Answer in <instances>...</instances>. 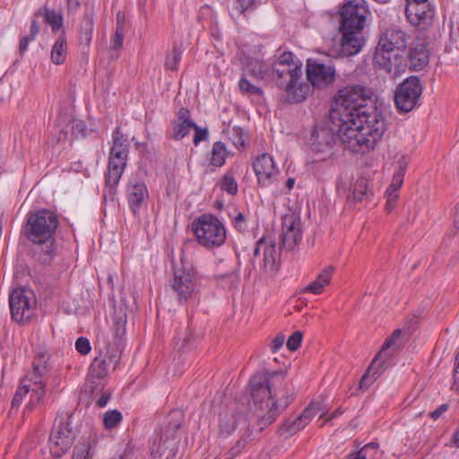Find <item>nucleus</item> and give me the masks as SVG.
I'll list each match as a JSON object with an SVG mask.
<instances>
[{
    "label": "nucleus",
    "mask_w": 459,
    "mask_h": 459,
    "mask_svg": "<svg viewBox=\"0 0 459 459\" xmlns=\"http://www.w3.org/2000/svg\"><path fill=\"white\" fill-rule=\"evenodd\" d=\"M36 304L34 293L30 290H13L9 298L13 319L19 323L27 322L32 317Z\"/></svg>",
    "instance_id": "12"
},
{
    "label": "nucleus",
    "mask_w": 459,
    "mask_h": 459,
    "mask_svg": "<svg viewBox=\"0 0 459 459\" xmlns=\"http://www.w3.org/2000/svg\"><path fill=\"white\" fill-rule=\"evenodd\" d=\"M374 92L370 88L360 84L348 85L341 89L335 96V105L331 110L332 124L349 120L360 112H369L373 108L366 107L365 103L371 100Z\"/></svg>",
    "instance_id": "7"
},
{
    "label": "nucleus",
    "mask_w": 459,
    "mask_h": 459,
    "mask_svg": "<svg viewBox=\"0 0 459 459\" xmlns=\"http://www.w3.org/2000/svg\"><path fill=\"white\" fill-rule=\"evenodd\" d=\"M311 149L319 160H326L335 153L336 135L333 129L316 127L311 135Z\"/></svg>",
    "instance_id": "16"
},
{
    "label": "nucleus",
    "mask_w": 459,
    "mask_h": 459,
    "mask_svg": "<svg viewBox=\"0 0 459 459\" xmlns=\"http://www.w3.org/2000/svg\"><path fill=\"white\" fill-rule=\"evenodd\" d=\"M422 93V85L417 76H410L396 88L394 102L400 112L408 113L418 104Z\"/></svg>",
    "instance_id": "11"
},
{
    "label": "nucleus",
    "mask_w": 459,
    "mask_h": 459,
    "mask_svg": "<svg viewBox=\"0 0 459 459\" xmlns=\"http://www.w3.org/2000/svg\"><path fill=\"white\" fill-rule=\"evenodd\" d=\"M392 166L394 167V174H401L403 175V178H404V174L409 163L407 156L400 152H395L392 155Z\"/></svg>",
    "instance_id": "38"
},
{
    "label": "nucleus",
    "mask_w": 459,
    "mask_h": 459,
    "mask_svg": "<svg viewBox=\"0 0 459 459\" xmlns=\"http://www.w3.org/2000/svg\"><path fill=\"white\" fill-rule=\"evenodd\" d=\"M353 199L359 202L368 200L371 195L372 192L368 188V180L364 178H359L356 180L353 186Z\"/></svg>",
    "instance_id": "34"
},
{
    "label": "nucleus",
    "mask_w": 459,
    "mask_h": 459,
    "mask_svg": "<svg viewBox=\"0 0 459 459\" xmlns=\"http://www.w3.org/2000/svg\"><path fill=\"white\" fill-rule=\"evenodd\" d=\"M302 65L291 53H283L273 66L277 86L285 91L287 101L299 103L310 92V85L301 82Z\"/></svg>",
    "instance_id": "5"
},
{
    "label": "nucleus",
    "mask_w": 459,
    "mask_h": 459,
    "mask_svg": "<svg viewBox=\"0 0 459 459\" xmlns=\"http://www.w3.org/2000/svg\"><path fill=\"white\" fill-rule=\"evenodd\" d=\"M368 9L364 4L348 1L341 11L340 30H362L366 22Z\"/></svg>",
    "instance_id": "17"
},
{
    "label": "nucleus",
    "mask_w": 459,
    "mask_h": 459,
    "mask_svg": "<svg viewBox=\"0 0 459 459\" xmlns=\"http://www.w3.org/2000/svg\"><path fill=\"white\" fill-rule=\"evenodd\" d=\"M403 183V178L401 174H394L392 181L386 190L399 193V190Z\"/></svg>",
    "instance_id": "51"
},
{
    "label": "nucleus",
    "mask_w": 459,
    "mask_h": 459,
    "mask_svg": "<svg viewBox=\"0 0 459 459\" xmlns=\"http://www.w3.org/2000/svg\"><path fill=\"white\" fill-rule=\"evenodd\" d=\"M129 146L128 138L121 133L119 127H117L113 132L109 155L127 159Z\"/></svg>",
    "instance_id": "28"
},
{
    "label": "nucleus",
    "mask_w": 459,
    "mask_h": 459,
    "mask_svg": "<svg viewBox=\"0 0 459 459\" xmlns=\"http://www.w3.org/2000/svg\"><path fill=\"white\" fill-rule=\"evenodd\" d=\"M409 65L420 71L429 64V51L425 45L420 44L411 48L408 55Z\"/></svg>",
    "instance_id": "27"
},
{
    "label": "nucleus",
    "mask_w": 459,
    "mask_h": 459,
    "mask_svg": "<svg viewBox=\"0 0 459 459\" xmlns=\"http://www.w3.org/2000/svg\"><path fill=\"white\" fill-rule=\"evenodd\" d=\"M149 196L147 186L142 181L131 182L127 186V197L131 210L136 214Z\"/></svg>",
    "instance_id": "25"
},
{
    "label": "nucleus",
    "mask_w": 459,
    "mask_h": 459,
    "mask_svg": "<svg viewBox=\"0 0 459 459\" xmlns=\"http://www.w3.org/2000/svg\"><path fill=\"white\" fill-rule=\"evenodd\" d=\"M195 130L194 136V143L197 145L200 142L205 140L208 136V130L206 128H200L195 125V127L193 128Z\"/></svg>",
    "instance_id": "53"
},
{
    "label": "nucleus",
    "mask_w": 459,
    "mask_h": 459,
    "mask_svg": "<svg viewBox=\"0 0 459 459\" xmlns=\"http://www.w3.org/2000/svg\"><path fill=\"white\" fill-rule=\"evenodd\" d=\"M193 227L198 243L207 248L218 247L225 242L224 225L213 215L200 216Z\"/></svg>",
    "instance_id": "8"
},
{
    "label": "nucleus",
    "mask_w": 459,
    "mask_h": 459,
    "mask_svg": "<svg viewBox=\"0 0 459 459\" xmlns=\"http://www.w3.org/2000/svg\"><path fill=\"white\" fill-rule=\"evenodd\" d=\"M191 121L189 119V111L186 108H181L178 112V120L176 122Z\"/></svg>",
    "instance_id": "63"
},
{
    "label": "nucleus",
    "mask_w": 459,
    "mask_h": 459,
    "mask_svg": "<svg viewBox=\"0 0 459 459\" xmlns=\"http://www.w3.org/2000/svg\"><path fill=\"white\" fill-rule=\"evenodd\" d=\"M285 342V337L283 334H278L271 342V350L273 352L278 351Z\"/></svg>",
    "instance_id": "56"
},
{
    "label": "nucleus",
    "mask_w": 459,
    "mask_h": 459,
    "mask_svg": "<svg viewBox=\"0 0 459 459\" xmlns=\"http://www.w3.org/2000/svg\"><path fill=\"white\" fill-rule=\"evenodd\" d=\"M410 36L396 25L382 28L373 56L374 67L395 76L400 71L401 57L394 51L406 48Z\"/></svg>",
    "instance_id": "6"
},
{
    "label": "nucleus",
    "mask_w": 459,
    "mask_h": 459,
    "mask_svg": "<svg viewBox=\"0 0 459 459\" xmlns=\"http://www.w3.org/2000/svg\"><path fill=\"white\" fill-rule=\"evenodd\" d=\"M228 155L225 144L221 142H216L212 145L211 164L216 167H221L225 163Z\"/></svg>",
    "instance_id": "36"
},
{
    "label": "nucleus",
    "mask_w": 459,
    "mask_h": 459,
    "mask_svg": "<svg viewBox=\"0 0 459 459\" xmlns=\"http://www.w3.org/2000/svg\"><path fill=\"white\" fill-rule=\"evenodd\" d=\"M195 127L193 121L173 122L171 137L175 140H181Z\"/></svg>",
    "instance_id": "37"
},
{
    "label": "nucleus",
    "mask_w": 459,
    "mask_h": 459,
    "mask_svg": "<svg viewBox=\"0 0 459 459\" xmlns=\"http://www.w3.org/2000/svg\"><path fill=\"white\" fill-rule=\"evenodd\" d=\"M227 134H229L230 140L232 142L236 148L239 149L244 147V131L240 127L234 126L232 128H229Z\"/></svg>",
    "instance_id": "45"
},
{
    "label": "nucleus",
    "mask_w": 459,
    "mask_h": 459,
    "mask_svg": "<svg viewBox=\"0 0 459 459\" xmlns=\"http://www.w3.org/2000/svg\"><path fill=\"white\" fill-rule=\"evenodd\" d=\"M401 334V330L397 329L394 330L392 335L385 341V342L383 344L382 349L374 358L372 363L370 364L369 368L366 371V373L362 376L360 381H359V388H365L369 385L370 383H368V379L369 377V373L374 370L375 364L377 360H383L385 361L393 356V354L395 351V340L397 337H399Z\"/></svg>",
    "instance_id": "24"
},
{
    "label": "nucleus",
    "mask_w": 459,
    "mask_h": 459,
    "mask_svg": "<svg viewBox=\"0 0 459 459\" xmlns=\"http://www.w3.org/2000/svg\"><path fill=\"white\" fill-rule=\"evenodd\" d=\"M368 455L365 449H359L357 452L351 453L347 455L346 459H367Z\"/></svg>",
    "instance_id": "64"
},
{
    "label": "nucleus",
    "mask_w": 459,
    "mask_h": 459,
    "mask_svg": "<svg viewBox=\"0 0 459 459\" xmlns=\"http://www.w3.org/2000/svg\"><path fill=\"white\" fill-rule=\"evenodd\" d=\"M58 225L57 215L50 210L39 209L27 214L23 233L35 245L33 255L42 264L49 263L54 256V236Z\"/></svg>",
    "instance_id": "3"
},
{
    "label": "nucleus",
    "mask_w": 459,
    "mask_h": 459,
    "mask_svg": "<svg viewBox=\"0 0 459 459\" xmlns=\"http://www.w3.org/2000/svg\"><path fill=\"white\" fill-rule=\"evenodd\" d=\"M243 417L234 411H225L220 415V432L229 435L237 428Z\"/></svg>",
    "instance_id": "31"
},
{
    "label": "nucleus",
    "mask_w": 459,
    "mask_h": 459,
    "mask_svg": "<svg viewBox=\"0 0 459 459\" xmlns=\"http://www.w3.org/2000/svg\"><path fill=\"white\" fill-rule=\"evenodd\" d=\"M75 348L77 351L82 355H86L91 351V344L87 338L80 337L75 342Z\"/></svg>",
    "instance_id": "49"
},
{
    "label": "nucleus",
    "mask_w": 459,
    "mask_h": 459,
    "mask_svg": "<svg viewBox=\"0 0 459 459\" xmlns=\"http://www.w3.org/2000/svg\"><path fill=\"white\" fill-rule=\"evenodd\" d=\"M267 70L266 65L256 58L247 57L244 62L243 73L245 76L262 80L265 76Z\"/></svg>",
    "instance_id": "30"
},
{
    "label": "nucleus",
    "mask_w": 459,
    "mask_h": 459,
    "mask_svg": "<svg viewBox=\"0 0 459 459\" xmlns=\"http://www.w3.org/2000/svg\"><path fill=\"white\" fill-rule=\"evenodd\" d=\"M127 159L109 155L108 172L106 174V185L108 190L104 193L106 199L108 195L113 199L115 195L114 187L118 184L124 172Z\"/></svg>",
    "instance_id": "22"
},
{
    "label": "nucleus",
    "mask_w": 459,
    "mask_h": 459,
    "mask_svg": "<svg viewBox=\"0 0 459 459\" xmlns=\"http://www.w3.org/2000/svg\"><path fill=\"white\" fill-rule=\"evenodd\" d=\"M76 455H74V459H91V446L89 445L87 449L84 447H76Z\"/></svg>",
    "instance_id": "54"
},
{
    "label": "nucleus",
    "mask_w": 459,
    "mask_h": 459,
    "mask_svg": "<svg viewBox=\"0 0 459 459\" xmlns=\"http://www.w3.org/2000/svg\"><path fill=\"white\" fill-rule=\"evenodd\" d=\"M282 245L285 248L293 249L302 238V226L299 214L294 212L282 216Z\"/></svg>",
    "instance_id": "18"
},
{
    "label": "nucleus",
    "mask_w": 459,
    "mask_h": 459,
    "mask_svg": "<svg viewBox=\"0 0 459 459\" xmlns=\"http://www.w3.org/2000/svg\"><path fill=\"white\" fill-rule=\"evenodd\" d=\"M76 434L69 418L57 417L49 436V451L55 457H61L72 446Z\"/></svg>",
    "instance_id": "10"
},
{
    "label": "nucleus",
    "mask_w": 459,
    "mask_h": 459,
    "mask_svg": "<svg viewBox=\"0 0 459 459\" xmlns=\"http://www.w3.org/2000/svg\"><path fill=\"white\" fill-rule=\"evenodd\" d=\"M40 30V26L36 20H32L30 29V39H35Z\"/></svg>",
    "instance_id": "62"
},
{
    "label": "nucleus",
    "mask_w": 459,
    "mask_h": 459,
    "mask_svg": "<svg viewBox=\"0 0 459 459\" xmlns=\"http://www.w3.org/2000/svg\"><path fill=\"white\" fill-rule=\"evenodd\" d=\"M385 198H386L385 209L388 212H390L393 210V208L394 207L395 203L399 198V193H397V192L393 193L392 191L386 190L385 191Z\"/></svg>",
    "instance_id": "50"
},
{
    "label": "nucleus",
    "mask_w": 459,
    "mask_h": 459,
    "mask_svg": "<svg viewBox=\"0 0 459 459\" xmlns=\"http://www.w3.org/2000/svg\"><path fill=\"white\" fill-rule=\"evenodd\" d=\"M254 170L257 177L258 183L263 186H268L277 175V169L274 160L267 153L259 156L253 164Z\"/></svg>",
    "instance_id": "23"
},
{
    "label": "nucleus",
    "mask_w": 459,
    "mask_h": 459,
    "mask_svg": "<svg viewBox=\"0 0 459 459\" xmlns=\"http://www.w3.org/2000/svg\"><path fill=\"white\" fill-rule=\"evenodd\" d=\"M34 39H30V36L29 35L24 36L21 39L19 44V52L21 55H22L27 50L29 43Z\"/></svg>",
    "instance_id": "60"
},
{
    "label": "nucleus",
    "mask_w": 459,
    "mask_h": 459,
    "mask_svg": "<svg viewBox=\"0 0 459 459\" xmlns=\"http://www.w3.org/2000/svg\"><path fill=\"white\" fill-rule=\"evenodd\" d=\"M342 39L340 40L338 55L351 56L358 54L363 46L362 30H340Z\"/></svg>",
    "instance_id": "21"
},
{
    "label": "nucleus",
    "mask_w": 459,
    "mask_h": 459,
    "mask_svg": "<svg viewBox=\"0 0 459 459\" xmlns=\"http://www.w3.org/2000/svg\"><path fill=\"white\" fill-rule=\"evenodd\" d=\"M336 268L333 265L325 267L316 276L315 281L307 284L300 290V293H312L319 295L323 293L325 288L331 283L332 277Z\"/></svg>",
    "instance_id": "26"
},
{
    "label": "nucleus",
    "mask_w": 459,
    "mask_h": 459,
    "mask_svg": "<svg viewBox=\"0 0 459 459\" xmlns=\"http://www.w3.org/2000/svg\"><path fill=\"white\" fill-rule=\"evenodd\" d=\"M220 185L221 188L230 195H234L238 192V183L235 178L230 173L224 175L221 180Z\"/></svg>",
    "instance_id": "43"
},
{
    "label": "nucleus",
    "mask_w": 459,
    "mask_h": 459,
    "mask_svg": "<svg viewBox=\"0 0 459 459\" xmlns=\"http://www.w3.org/2000/svg\"><path fill=\"white\" fill-rule=\"evenodd\" d=\"M91 30L92 29L86 30L85 31H82L80 35V42L81 44H84L85 46L89 47L90 43L91 41Z\"/></svg>",
    "instance_id": "59"
},
{
    "label": "nucleus",
    "mask_w": 459,
    "mask_h": 459,
    "mask_svg": "<svg viewBox=\"0 0 459 459\" xmlns=\"http://www.w3.org/2000/svg\"><path fill=\"white\" fill-rule=\"evenodd\" d=\"M327 411L328 409L323 400L312 401L299 417L279 429L280 435L289 437L303 429L316 415L319 414L320 418H323Z\"/></svg>",
    "instance_id": "14"
},
{
    "label": "nucleus",
    "mask_w": 459,
    "mask_h": 459,
    "mask_svg": "<svg viewBox=\"0 0 459 459\" xmlns=\"http://www.w3.org/2000/svg\"><path fill=\"white\" fill-rule=\"evenodd\" d=\"M258 5V0H235L234 10L239 14L246 15L254 11Z\"/></svg>",
    "instance_id": "42"
},
{
    "label": "nucleus",
    "mask_w": 459,
    "mask_h": 459,
    "mask_svg": "<svg viewBox=\"0 0 459 459\" xmlns=\"http://www.w3.org/2000/svg\"><path fill=\"white\" fill-rule=\"evenodd\" d=\"M405 14L409 22L414 26L425 28L433 17L434 10L429 1L406 3Z\"/></svg>",
    "instance_id": "20"
},
{
    "label": "nucleus",
    "mask_w": 459,
    "mask_h": 459,
    "mask_svg": "<svg viewBox=\"0 0 459 459\" xmlns=\"http://www.w3.org/2000/svg\"><path fill=\"white\" fill-rule=\"evenodd\" d=\"M403 183V178L401 174H394L392 181L386 190L399 193V190Z\"/></svg>",
    "instance_id": "52"
},
{
    "label": "nucleus",
    "mask_w": 459,
    "mask_h": 459,
    "mask_svg": "<svg viewBox=\"0 0 459 459\" xmlns=\"http://www.w3.org/2000/svg\"><path fill=\"white\" fill-rule=\"evenodd\" d=\"M181 56L182 50L178 47H174L166 56L165 66L169 70H177L181 60Z\"/></svg>",
    "instance_id": "40"
},
{
    "label": "nucleus",
    "mask_w": 459,
    "mask_h": 459,
    "mask_svg": "<svg viewBox=\"0 0 459 459\" xmlns=\"http://www.w3.org/2000/svg\"><path fill=\"white\" fill-rule=\"evenodd\" d=\"M49 368L44 356H40L33 362L32 371L26 376L25 380L30 383V399L26 408L32 410L42 399L45 393V382L43 376L48 371Z\"/></svg>",
    "instance_id": "13"
},
{
    "label": "nucleus",
    "mask_w": 459,
    "mask_h": 459,
    "mask_svg": "<svg viewBox=\"0 0 459 459\" xmlns=\"http://www.w3.org/2000/svg\"><path fill=\"white\" fill-rule=\"evenodd\" d=\"M452 388L459 393V352L456 355L455 358V366L454 370V382L452 385Z\"/></svg>",
    "instance_id": "55"
},
{
    "label": "nucleus",
    "mask_w": 459,
    "mask_h": 459,
    "mask_svg": "<svg viewBox=\"0 0 459 459\" xmlns=\"http://www.w3.org/2000/svg\"><path fill=\"white\" fill-rule=\"evenodd\" d=\"M30 387V383H27V380H25V378H24L22 382L21 386H19L15 392V394H14L13 402H12V408L20 406V404L22 403L24 398L29 394Z\"/></svg>",
    "instance_id": "41"
},
{
    "label": "nucleus",
    "mask_w": 459,
    "mask_h": 459,
    "mask_svg": "<svg viewBox=\"0 0 459 459\" xmlns=\"http://www.w3.org/2000/svg\"><path fill=\"white\" fill-rule=\"evenodd\" d=\"M279 254L276 250L275 244L264 238H261L256 242L253 253V264H257L259 268L265 273L274 274L278 270Z\"/></svg>",
    "instance_id": "15"
},
{
    "label": "nucleus",
    "mask_w": 459,
    "mask_h": 459,
    "mask_svg": "<svg viewBox=\"0 0 459 459\" xmlns=\"http://www.w3.org/2000/svg\"><path fill=\"white\" fill-rule=\"evenodd\" d=\"M126 311L123 306H115L113 320V340L108 341L104 351H101L91 362L88 380L94 377L101 380L108 376L111 368H115L121 357L126 333Z\"/></svg>",
    "instance_id": "4"
},
{
    "label": "nucleus",
    "mask_w": 459,
    "mask_h": 459,
    "mask_svg": "<svg viewBox=\"0 0 459 459\" xmlns=\"http://www.w3.org/2000/svg\"><path fill=\"white\" fill-rule=\"evenodd\" d=\"M68 13H76L82 4H84L87 0H66Z\"/></svg>",
    "instance_id": "57"
},
{
    "label": "nucleus",
    "mask_w": 459,
    "mask_h": 459,
    "mask_svg": "<svg viewBox=\"0 0 459 459\" xmlns=\"http://www.w3.org/2000/svg\"><path fill=\"white\" fill-rule=\"evenodd\" d=\"M36 16H42L44 21L51 26L53 31L58 30L63 24V17L54 10L44 9L38 11Z\"/></svg>",
    "instance_id": "35"
},
{
    "label": "nucleus",
    "mask_w": 459,
    "mask_h": 459,
    "mask_svg": "<svg viewBox=\"0 0 459 459\" xmlns=\"http://www.w3.org/2000/svg\"><path fill=\"white\" fill-rule=\"evenodd\" d=\"M447 408V404H441L437 409L430 412L429 415L433 420H437L445 411H446Z\"/></svg>",
    "instance_id": "61"
},
{
    "label": "nucleus",
    "mask_w": 459,
    "mask_h": 459,
    "mask_svg": "<svg viewBox=\"0 0 459 459\" xmlns=\"http://www.w3.org/2000/svg\"><path fill=\"white\" fill-rule=\"evenodd\" d=\"M335 70L332 65H326L316 60L308 59L307 63V76L314 87L325 88L334 80Z\"/></svg>",
    "instance_id": "19"
},
{
    "label": "nucleus",
    "mask_w": 459,
    "mask_h": 459,
    "mask_svg": "<svg viewBox=\"0 0 459 459\" xmlns=\"http://www.w3.org/2000/svg\"><path fill=\"white\" fill-rule=\"evenodd\" d=\"M72 133L76 136H85L87 126L85 123L82 120H74L71 125Z\"/></svg>",
    "instance_id": "48"
},
{
    "label": "nucleus",
    "mask_w": 459,
    "mask_h": 459,
    "mask_svg": "<svg viewBox=\"0 0 459 459\" xmlns=\"http://www.w3.org/2000/svg\"><path fill=\"white\" fill-rule=\"evenodd\" d=\"M125 37V30L121 27H117L115 34L113 35L111 39V48L113 49L118 50L123 46Z\"/></svg>",
    "instance_id": "47"
},
{
    "label": "nucleus",
    "mask_w": 459,
    "mask_h": 459,
    "mask_svg": "<svg viewBox=\"0 0 459 459\" xmlns=\"http://www.w3.org/2000/svg\"><path fill=\"white\" fill-rule=\"evenodd\" d=\"M122 414L117 410H110L103 414V424L106 429L116 428L122 421Z\"/></svg>",
    "instance_id": "39"
},
{
    "label": "nucleus",
    "mask_w": 459,
    "mask_h": 459,
    "mask_svg": "<svg viewBox=\"0 0 459 459\" xmlns=\"http://www.w3.org/2000/svg\"><path fill=\"white\" fill-rule=\"evenodd\" d=\"M67 56V43L65 38L60 36L53 44L50 51V59L54 65H60L65 62Z\"/></svg>",
    "instance_id": "32"
},
{
    "label": "nucleus",
    "mask_w": 459,
    "mask_h": 459,
    "mask_svg": "<svg viewBox=\"0 0 459 459\" xmlns=\"http://www.w3.org/2000/svg\"><path fill=\"white\" fill-rule=\"evenodd\" d=\"M86 391L91 393L92 395L96 394V396L100 394V396L97 399V405L100 408H103L107 405L108 402L110 399V393L108 391H103V385L100 381L99 383H95L93 380H88L86 384Z\"/></svg>",
    "instance_id": "33"
},
{
    "label": "nucleus",
    "mask_w": 459,
    "mask_h": 459,
    "mask_svg": "<svg viewBox=\"0 0 459 459\" xmlns=\"http://www.w3.org/2000/svg\"><path fill=\"white\" fill-rule=\"evenodd\" d=\"M178 426V424H174L172 426L169 425L161 431L160 439V448L161 452L169 450V452L174 455L178 443V438L177 436V429Z\"/></svg>",
    "instance_id": "29"
},
{
    "label": "nucleus",
    "mask_w": 459,
    "mask_h": 459,
    "mask_svg": "<svg viewBox=\"0 0 459 459\" xmlns=\"http://www.w3.org/2000/svg\"><path fill=\"white\" fill-rule=\"evenodd\" d=\"M245 446V442L239 440L236 446L231 448L229 452L226 453V458L227 459H232L234 458L236 455H238L239 454V452L241 451V449H243Z\"/></svg>",
    "instance_id": "58"
},
{
    "label": "nucleus",
    "mask_w": 459,
    "mask_h": 459,
    "mask_svg": "<svg viewBox=\"0 0 459 459\" xmlns=\"http://www.w3.org/2000/svg\"><path fill=\"white\" fill-rule=\"evenodd\" d=\"M332 125L344 148L357 154L374 151L386 130L385 117L376 108Z\"/></svg>",
    "instance_id": "1"
},
{
    "label": "nucleus",
    "mask_w": 459,
    "mask_h": 459,
    "mask_svg": "<svg viewBox=\"0 0 459 459\" xmlns=\"http://www.w3.org/2000/svg\"><path fill=\"white\" fill-rule=\"evenodd\" d=\"M249 385L255 411L261 412L257 417L262 430L273 423L290 403V397L284 392L285 377L281 371H266L253 376Z\"/></svg>",
    "instance_id": "2"
},
{
    "label": "nucleus",
    "mask_w": 459,
    "mask_h": 459,
    "mask_svg": "<svg viewBox=\"0 0 459 459\" xmlns=\"http://www.w3.org/2000/svg\"><path fill=\"white\" fill-rule=\"evenodd\" d=\"M171 289L179 301L190 299L196 291V276L189 261L181 258L174 266V277Z\"/></svg>",
    "instance_id": "9"
},
{
    "label": "nucleus",
    "mask_w": 459,
    "mask_h": 459,
    "mask_svg": "<svg viewBox=\"0 0 459 459\" xmlns=\"http://www.w3.org/2000/svg\"><path fill=\"white\" fill-rule=\"evenodd\" d=\"M302 333L299 331L294 332L287 340L286 346L287 348L294 351L298 350V348L300 346V343L302 342Z\"/></svg>",
    "instance_id": "46"
},
{
    "label": "nucleus",
    "mask_w": 459,
    "mask_h": 459,
    "mask_svg": "<svg viewBox=\"0 0 459 459\" xmlns=\"http://www.w3.org/2000/svg\"><path fill=\"white\" fill-rule=\"evenodd\" d=\"M247 77L248 76H245L244 74H242V78L240 79V81L238 82L239 90L242 92L248 93L250 95H256V96L262 95L263 91L259 87L251 83L247 80Z\"/></svg>",
    "instance_id": "44"
}]
</instances>
